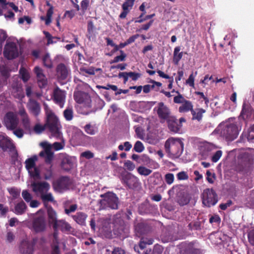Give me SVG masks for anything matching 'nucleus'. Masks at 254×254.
<instances>
[{
  "label": "nucleus",
  "instance_id": "1",
  "mask_svg": "<svg viewBox=\"0 0 254 254\" xmlns=\"http://www.w3.org/2000/svg\"><path fill=\"white\" fill-rule=\"evenodd\" d=\"M46 121L45 126L47 129L54 136H60L62 134V126L59 119L47 106H45Z\"/></svg>",
  "mask_w": 254,
  "mask_h": 254
},
{
  "label": "nucleus",
  "instance_id": "2",
  "mask_svg": "<svg viewBox=\"0 0 254 254\" xmlns=\"http://www.w3.org/2000/svg\"><path fill=\"white\" fill-rule=\"evenodd\" d=\"M165 149L170 157L178 158L183 153L184 143L179 138L171 137L166 141Z\"/></svg>",
  "mask_w": 254,
  "mask_h": 254
},
{
  "label": "nucleus",
  "instance_id": "3",
  "mask_svg": "<svg viewBox=\"0 0 254 254\" xmlns=\"http://www.w3.org/2000/svg\"><path fill=\"white\" fill-rule=\"evenodd\" d=\"M102 198L99 200V209H118L119 200L117 194L112 191H108L100 194Z\"/></svg>",
  "mask_w": 254,
  "mask_h": 254
},
{
  "label": "nucleus",
  "instance_id": "4",
  "mask_svg": "<svg viewBox=\"0 0 254 254\" xmlns=\"http://www.w3.org/2000/svg\"><path fill=\"white\" fill-rule=\"evenodd\" d=\"M220 134L227 141L234 140L238 135L237 126L234 124H226L220 126Z\"/></svg>",
  "mask_w": 254,
  "mask_h": 254
},
{
  "label": "nucleus",
  "instance_id": "5",
  "mask_svg": "<svg viewBox=\"0 0 254 254\" xmlns=\"http://www.w3.org/2000/svg\"><path fill=\"white\" fill-rule=\"evenodd\" d=\"M113 232L117 236H125L128 233L129 227L123 218L116 215L113 220Z\"/></svg>",
  "mask_w": 254,
  "mask_h": 254
},
{
  "label": "nucleus",
  "instance_id": "6",
  "mask_svg": "<svg viewBox=\"0 0 254 254\" xmlns=\"http://www.w3.org/2000/svg\"><path fill=\"white\" fill-rule=\"evenodd\" d=\"M121 182L129 189L135 190L141 186V183L138 178L128 172L121 174Z\"/></svg>",
  "mask_w": 254,
  "mask_h": 254
},
{
  "label": "nucleus",
  "instance_id": "7",
  "mask_svg": "<svg viewBox=\"0 0 254 254\" xmlns=\"http://www.w3.org/2000/svg\"><path fill=\"white\" fill-rule=\"evenodd\" d=\"M202 203L206 206L210 207L215 205L218 201L217 195L212 189H206L202 193Z\"/></svg>",
  "mask_w": 254,
  "mask_h": 254
},
{
  "label": "nucleus",
  "instance_id": "8",
  "mask_svg": "<svg viewBox=\"0 0 254 254\" xmlns=\"http://www.w3.org/2000/svg\"><path fill=\"white\" fill-rule=\"evenodd\" d=\"M19 124V119L16 114L12 112H7L3 118V124L9 130L15 129Z\"/></svg>",
  "mask_w": 254,
  "mask_h": 254
},
{
  "label": "nucleus",
  "instance_id": "9",
  "mask_svg": "<svg viewBox=\"0 0 254 254\" xmlns=\"http://www.w3.org/2000/svg\"><path fill=\"white\" fill-rule=\"evenodd\" d=\"M239 118L246 122L254 120V110L249 102L246 101L243 102Z\"/></svg>",
  "mask_w": 254,
  "mask_h": 254
},
{
  "label": "nucleus",
  "instance_id": "10",
  "mask_svg": "<svg viewBox=\"0 0 254 254\" xmlns=\"http://www.w3.org/2000/svg\"><path fill=\"white\" fill-rule=\"evenodd\" d=\"M3 55L7 60H13L19 56L18 49L14 42L7 43L3 50Z\"/></svg>",
  "mask_w": 254,
  "mask_h": 254
},
{
  "label": "nucleus",
  "instance_id": "11",
  "mask_svg": "<svg viewBox=\"0 0 254 254\" xmlns=\"http://www.w3.org/2000/svg\"><path fill=\"white\" fill-rule=\"evenodd\" d=\"M40 145L44 150L39 153V156L45 158L46 163L51 164L54 158V153L52 151V146L47 141L42 142Z\"/></svg>",
  "mask_w": 254,
  "mask_h": 254
},
{
  "label": "nucleus",
  "instance_id": "12",
  "mask_svg": "<svg viewBox=\"0 0 254 254\" xmlns=\"http://www.w3.org/2000/svg\"><path fill=\"white\" fill-rule=\"evenodd\" d=\"M31 186L33 191L38 196L48 192L50 189V185L47 182H34Z\"/></svg>",
  "mask_w": 254,
  "mask_h": 254
},
{
  "label": "nucleus",
  "instance_id": "13",
  "mask_svg": "<svg viewBox=\"0 0 254 254\" xmlns=\"http://www.w3.org/2000/svg\"><path fill=\"white\" fill-rule=\"evenodd\" d=\"M154 110L156 111L158 117L161 120L166 121L172 117L170 109L163 102H159Z\"/></svg>",
  "mask_w": 254,
  "mask_h": 254
},
{
  "label": "nucleus",
  "instance_id": "14",
  "mask_svg": "<svg viewBox=\"0 0 254 254\" xmlns=\"http://www.w3.org/2000/svg\"><path fill=\"white\" fill-rule=\"evenodd\" d=\"M46 223L43 216H38L34 218L32 221V228L36 233L44 231L46 229Z\"/></svg>",
  "mask_w": 254,
  "mask_h": 254
},
{
  "label": "nucleus",
  "instance_id": "15",
  "mask_svg": "<svg viewBox=\"0 0 254 254\" xmlns=\"http://www.w3.org/2000/svg\"><path fill=\"white\" fill-rule=\"evenodd\" d=\"M34 71L36 74L39 87L40 88H45L47 85L48 81L43 73V69L39 66H35Z\"/></svg>",
  "mask_w": 254,
  "mask_h": 254
},
{
  "label": "nucleus",
  "instance_id": "16",
  "mask_svg": "<svg viewBox=\"0 0 254 254\" xmlns=\"http://www.w3.org/2000/svg\"><path fill=\"white\" fill-rule=\"evenodd\" d=\"M0 148L5 152L7 150H12L14 148V146L7 136L0 134Z\"/></svg>",
  "mask_w": 254,
  "mask_h": 254
},
{
  "label": "nucleus",
  "instance_id": "17",
  "mask_svg": "<svg viewBox=\"0 0 254 254\" xmlns=\"http://www.w3.org/2000/svg\"><path fill=\"white\" fill-rule=\"evenodd\" d=\"M252 164V160L248 153H244L242 155L239 160V165L241 166L240 171L248 170Z\"/></svg>",
  "mask_w": 254,
  "mask_h": 254
},
{
  "label": "nucleus",
  "instance_id": "18",
  "mask_svg": "<svg viewBox=\"0 0 254 254\" xmlns=\"http://www.w3.org/2000/svg\"><path fill=\"white\" fill-rule=\"evenodd\" d=\"M170 130L174 133H178L180 130L182 125L179 124L177 119L174 116H172L166 120Z\"/></svg>",
  "mask_w": 254,
  "mask_h": 254
},
{
  "label": "nucleus",
  "instance_id": "19",
  "mask_svg": "<svg viewBox=\"0 0 254 254\" xmlns=\"http://www.w3.org/2000/svg\"><path fill=\"white\" fill-rule=\"evenodd\" d=\"M11 93L15 98L19 99H21L24 97L21 84L17 82L11 84Z\"/></svg>",
  "mask_w": 254,
  "mask_h": 254
},
{
  "label": "nucleus",
  "instance_id": "20",
  "mask_svg": "<svg viewBox=\"0 0 254 254\" xmlns=\"http://www.w3.org/2000/svg\"><path fill=\"white\" fill-rule=\"evenodd\" d=\"M27 107L30 111L35 116L39 115L40 112V106L35 100L30 99L27 104Z\"/></svg>",
  "mask_w": 254,
  "mask_h": 254
},
{
  "label": "nucleus",
  "instance_id": "21",
  "mask_svg": "<svg viewBox=\"0 0 254 254\" xmlns=\"http://www.w3.org/2000/svg\"><path fill=\"white\" fill-rule=\"evenodd\" d=\"M54 99L56 103L60 105L61 107L63 106L64 92L58 87H57L53 92Z\"/></svg>",
  "mask_w": 254,
  "mask_h": 254
},
{
  "label": "nucleus",
  "instance_id": "22",
  "mask_svg": "<svg viewBox=\"0 0 254 254\" xmlns=\"http://www.w3.org/2000/svg\"><path fill=\"white\" fill-rule=\"evenodd\" d=\"M73 219L79 225L84 226L87 215L83 212H78L75 215H72Z\"/></svg>",
  "mask_w": 254,
  "mask_h": 254
},
{
  "label": "nucleus",
  "instance_id": "23",
  "mask_svg": "<svg viewBox=\"0 0 254 254\" xmlns=\"http://www.w3.org/2000/svg\"><path fill=\"white\" fill-rule=\"evenodd\" d=\"M49 223H53V227L55 230L58 228V224L56 218V213L52 207H50L47 210Z\"/></svg>",
  "mask_w": 254,
  "mask_h": 254
},
{
  "label": "nucleus",
  "instance_id": "24",
  "mask_svg": "<svg viewBox=\"0 0 254 254\" xmlns=\"http://www.w3.org/2000/svg\"><path fill=\"white\" fill-rule=\"evenodd\" d=\"M76 159L64 154V171H69L75 166Z\"/></svg>",
  "mask_w": 254,
  "mask_h": 254
},
{
  "label": "nucleus",
  "instance_id": "25",
  "mask_svg": "<svg viewBox=\"0 0 254 254\" xmlns=\"http://www.w3.org/2000/svg\"><path fill=\"white\" fill-rule=\"evenodd\" d=\"M34 251L33 246L28 242H22L20 247L21 254H32Z\"/></svg>",
  "mask_w": 254,
  "mask_h": 254
},
{
  "label": "nucleus",
  "instance_id": "26",
  "mask_svg": "<svg viewBox=\"0 0 254 254\" xmlns=\"http://www.w3.org/2000/svg\"><path fill=\"white\" fill-rule=\"evenodd\" d=\"M100 233L103 236L106 238L112 239L113 238L112 231L110 224L109 223L102 226L100 229Z\"/></svg>",
  "mask_w": 254,
  "mask_h": 254
},
{
  "label": "nucleus",
  "instance_id": "27",
  "mask_svg": "<svg viewBox=\"0 0 254 254\" xmlns=\"http://www.w3.org/2000/svg\"><path fill=\"white\" fill-rule=\"evenodd\" d=\"M193 110V105L191 101L187 100L182 103V105L179 108V111L180 113H186L189 111L191 112Z\"/></svg>",
  "mask_w": 254,
  "mask_h": 254
},
{
  "label": "nucleus",
  "instance_id": "28",
  "mask_svg": "<svg viewBox=\"0 0 254 254\" xmlns=\"http://www.w3.org/2000/svg\"><path fill=\"white\" fill-rule=\"evenodd\" d=\"M135 232L136 236L141 237L147 232V227L142 223H138L135 226Z\"/></svg>",
  "mask_w": 254,
  "mask_h": 254
},
{
  "label": "nucleus",
  "instance_id": "29",
  "mask_svg": "<svg viewBox=\"0 0 254 254\" xmlns=\"http://www.w3.org/2000/svg\"><path fill=\"white\" fill-rule=\"evenodd\" d=\"M27 206L25 203L21 200L15 205L14 212L17 215H22L25 212Z\"/></svg>",
  "mask_w": 254,
  "mask_h": 254
},
{
  "label": "nucleus",
  "instance_id": "30",
  "mask_svg": "<svg viewBox=\"0 0 254 254\" xmlns=\"http://www.w3.org/2000/svg\"><path fill=\"white\" fill-rule=\"evenodd\" d=\"M180 50L181 47L179 46H177L174 49L173 62L175 65H178L179 64L180 61L182 59L183 56V53L182 52H180Z\"/></svg>",
  "mask_w": 254,
  "mask_h": 254
},
{
  "label": "nucleus",
  "instance_id": "31",
  "mask_svg": "<svg viewBox=\"0 0 254 254\" xmlns=\"http://www.w3.org/2000/svg\"><path fill=\"white\" fill-rule=\"evenodd\" d=\"M205 110L202 108H196L195 110H191V115H192V119L196 120L198 121H200L201 120L202 118V115L203 113H205Z\"/></svg>",
  "mask_w": 254,
  "mask_h": 254
},
{
  "label": "nucleus",
  "instance_id": "32",
  "mask_svg": "<svg viewBox=\"0 0 254 254\" xmlns=\"http://www.w3.org/2000/svg\"><path fill=\"white\" fill-rule=\"evenodd\" d=\"M88 96V95L87 94L81 91H75L73 94L75 101L78 103L84 102L85 99Z\"/></svg>",
  "mask_w": 254,
  "mask_h": 254
},
{
  "label": "nucleus",
  "instance_id": "33",
  "mask_svg": "<svg viewBox=\"0 0 254 254\" xmlns=\"http://www.w3.org/2000/svg\"><path fill=\"white\" fill-rule=\"evenodd\" d=\"M37 160V157L35 155L32 157L27 159L25 161V167L28 172H30V170L33 169L35 167V162Z\"/></svg>",
  "mask_w": 254,
  "mask_h": 254
},
{
  "label": "nucleus",
  "instance_id": "34",
  "mask_svg": "<svg viewBox=\"0 0 254 254\" xmlns=\"http://www.w3.org/2000/svg\"><path fill=\"white\" fill-rule=\"evenodd\" d=\"M138 212L141 215L149 213L150 212L149 204L147 202L141 203L138 206Z\"/></svg>",
  "mask_w": 254,
  "mask_h": 254
},
{
  "label": "nucleus",
  "instance_id": "35",
  "mask_svg": "<svg viewBox=\"0 0 254 254\" xmlns=\"http://www.w3.org/2000/svg\"><path fill=\"white\" fill-rule=\"evenodd\" d=\"M75 188V184L72 179L64 176V190H73Z\"/></svg>",
  "mask_w": 254,
  "mask_h": 254
},
{
  "label": "nucleus",
  "instance_id": "36",
  "mask_svg": "<svg viewBox=\"0 0 254 254\" xmlns=\"http://www.w3.org/2000/svg\"><path fill=\"white\" fill-rule=\"evenodd\" d=\"M53 187L55 190L61 191L64 188V176L53 182Z\"/></svg>",
  "mask_w": 254,
  "mask_h": 254
},
{
  "label": "nucleus",
  "instance_id": "37",
  "mask_svg": "<svg viewBox=\"0 0 254 254\" xmlns=\"http://www.w3.org/2000/svg\"><path fill=\"white\" fill-rule=\"evenodd\" d=\"M0 72L5 79H7L10 76V70L3 64H0Z\"/></svg>",
  "mask_w": 254,
  "mask_h": 254
},
{
  "label": "nucleus",
  "instance_id": "38",
  "mask_svg": "<svg viewBox=\"0 0 254 254\" xmlns=\"http://www.w3.org/2000/svg\"><path fill=\"white\" fill-rule=\"evenodd\" d=\"M53 14V7H50L46 14V17H41V19L44 20L45 21V24L47 25H49L51 22V18L52 16V15Z\"/></svg>",
  "mask_w": 254,
  "mask_h": 254
},
{
  "label": "nucleus",
  "instance_id": "39",
  "mask_svg": "<svg viewBox=\"0 0 254 254\" xmlns=\"http://www.w3.org/2000/svg\"><path fill=\"white\" fill-rule=\"evenodd\" d=\"M157 72L158 73L159 76H160L162 78H165V79H169V84L168 86V88L169 89H171L173 87V77H170L168 75L164 73V72L160 70H158L157 71Z\"/></svg>",
  "mask_w": 254,
  "mask_h": 254
},
{
  "label": "nucleus",
  "instance_id": "40",
  "mask_svg": "<svg viewBox=\"0 0 254 254\" xmlns=\"http://www.w3.org/2000/svg\"><path fill=\"white\" fill-rule=\"evenodd\" d=\"M120 52L121 55L115 57L114 59L110 62L111 64L120 62H124L126 60L127 55L122 50H120Z\"/></svg>",
  "mask_w": 254,
  "mask_h": 254
},
{
  "label": "nucleus",
  "instance_id": "41",
  "mask_svg": "<svg viewBox=\"0 0 254 254\" xmlns=\"http://www.w3.org/2000/svg\"><path fill=\"white\" fill-rule=\"evenodd\" d=\"M40 197L44 204L48 202H53L54 201V197L51 192H47L43 193Z\"/></svg>",
  "mask_w": 254,
  "mask_h": 254
},
{
  "label": "nucleus",
  "instance_id": "42",
  "mask_svg": "<svg viewBox=\"0 0 254 254\" xmlns=\"http://www.w3.org/2000/svg\"><path fill=\"white\" fill-rule=\"evenodd\" d=\"M137 172L141 175L147 176L152 173V170L144 166H139L137 169Z\"/></svg>",
  "mask_w": 254,
  "mask_h": 254
},
{
  "label": "nucleus",
  "instance_id": "43",
  "mask_svg": "<svg viewBox=\"0 0 254 254\" xmlns=\"http://www.w3.org/2000/svg\"><path fill=\"white\" fill-rule=\"evenodd\" d=\"M190 199L186 195H180L177 198V202L181 205L184 206L188 204Z\"/></svg>",
  "mask_w": 254,
  "mask_h": 254
},
{
  "label": "nucleus",
  "instance_id": "44",
  "mask_svg": "<svg viewBox=\"0 0 254 254\" xmlns=\"http://www.w3.org/2000/svg\"><path fill=\"white\" fill-rule=\"evenodd\" d=\"M84 130L87 133L89 134L94 135L97 132V129L96 127L89 124L84 127Z\"/></svg>",
  "mask_w": 254,
  "mask_h": 254
},
{
  "label": "nucleus",
  "instance_id": "45",
  "mask_svg": "<svg viewBox=\"0 0 254 254\" xmlns=\"http://www.w3.org/2000/svg\"><path fill=\"white\" fill-rule=\"evenodd\" d=\"M42 60L43 64L46 67L48 68H51L52 67V63L49 54H45L43 57Z\"/></svg>",
  "mask_w": 254,
  "mask_h": 254
},
{
  "label": "nucleus",
  "instance_id": "46",
  "mask_svg": "<svg viewBox=\"0 0 254 254\" xmlns=\"http://www.w3.org/2000/svg\"><path fill=\"white\" fill-rule=\"evenodd\" d=\"M33 170H30V172H28L31 177H33L34 179H40V170L39 169L36 167L33 168Z\"/></svg>",
  "mask_w": 254,
  "mask_h": 254
},
{
  "label": "nucleus",
  "instance_id": "47",
  "mask_svg": "<svg viewBox=\"0 0 254 254\" xmlns=\"http://www.w3.org/2000/svg\"><path fill=\"white\" fill-rule=\"evenodd\" d=\"M43 33L47 40V45L52 44L56 42V41H54V39H56L57 38L53 37L49 32L44 31H43Z\"/></svg>",
  "mask_w": 254,
  "mask_h": 254
},
{
  "label": "nucleus",
  "instance_id": "48",
  "mask_svg": "<svg viewBox=\"0 0 254 254\" xmlns=\"http://www.w3.org/2000/svg\"><path fill=\"white\" fill-rule=\"evenodd\" d=\"M73 110L70 107H67L64 110V118L67 121H70L73 118Z\"/></svg>",
  "mask_w": 254,
  "mask_h": 254
},
{
  "label": "nucleus",
  "instance_id": "49",
  "mask_svg": "<svg viewBox=\"0 0 254 254\" xmlns=\"http://www.w3.org/2000/svg\"><path fill=\"white\" fill-rule=\"evenodd\" d=\"M23 127L26 130L30 131L31 129L30 122L29 117L21 119Z\"/></svg>",
  "mask_w": 254,
  "mask_h": 254
},
{
  "label": "nucleus",
  "instance_id": "50",
  "mask_svg": "<svg viewBox=\"0 0 254 254\" xmlns=\"http://www.w3.org/2000/svg\"><path fill=\"white\" fill-rule=\"evenodd\" d=\"M134 0H127L122 5V8L124 10H127L129 11V9L131 8L133 4Z\"/></svg>",
  "mask_w": 254,
  "mask_h": 254
},
{
  "label": "nucleus",
  "instance_id": "51",
  "mask_svg": "<svg viewBox=\"0 0 254 254\" xmlns=\"http://www.w3.org/2000/svg\"><path fill=\"white\" fill-rule=\"evenodd\" d=\"M144 149V147L143 143L140 141H137L133 147V150L138 153L142 152Z\"/></svg>",
  "mask_w": 254,
  "mask_h": 254
},
{
  "label": "nucleus",
  "instance_id": "52",
  "mask_svg": "<svg viewBox=\"0 0 254 254\" xmlns=\"http://www.w3.org/2000/svg\"><path fill=\"white\" fill-rule=\"evenodd\" d=\"M77 205L76 204H73L70 205L69 207L66 205V208H64V213L67 215H69L71 212H75L77 209Z\"/></svg>",
  "mask_w": 254,
  "mask_h": 254
},
{
  "label": "nucleus",
  "instance_id": "53",
  "mask_svg": "<svg viewBox=\"0 0 254 254\" xmlns=\"http://www.w3.org/2000/svg\"><path fill=\"white\" fill-rule=\"evenodd\" d=\"M19 73L21 74V78L24 82H26L29 80V75L25 68H20Z\"/></svg>",
  "mask_w": 254,
  "mask_h": 254
},
{
  "label": "nucleus",
  "instance_id": "54",
  "mask_svg": "<svg viewBox=\"0 0 254 254\" xmlns=\"http://www.w3.org/2000/svg\"><path fill=\"white\" fill-rule=\"evenodd\" d=\"M176 93H177L178 95L174 97V102L176 104L183 103L186 99L178 91H176Z\"/></svg>",
  "mask_w": 254,
  "mask_h": 254
},
{
  "label": "nucleus",
  "instance_id": "55",
  "mask_svg": "<svg viewBox=\"0 0 254 254\" xmlns=\"http://www.w3.org/2000/svg\"><path fill=\"white\" fill-rule=\"evenodd\" d=\"M22 196L27 202H29L32 199L31 194H30L27 190H23L22 191Z\"/></svg>",
  "mask_w": 254,
  "mask_h": 254
},
{
  "label": "nucleus",
  "instance_id": "56",
  "mask_svg": "<svg viewBox=\"0 0 254 254\" xmlns=\"http://www.w3.org/2000/svg\"><path fill=\"white\" fill-rule=\"evenodd\" d=\"M56 70L58 76L60 77L61 79H63L64 78V64H59L57 66Z\"/></svg>",
  "mask_w": 254,
  "mask_h": 254
},
{
  "label": "nucleus",
  "instance_id": "57",
  "mask_svg": "<svg viewBox=\"0 0 254 254\" xmlns=\"http://www.w3.org/2000/svg\"><path fill=\"white\" fill-rule=\"evenodd\" d=\"M165 180L167 184H172L174 181V175L172 173L166 174L165 176Z\"/></svg>",
  "mask_w": 254,
  "mask_h": 254
},
{
  "label": "nucleus",
  "instance_id": "58",
  "mask_svg": "<svg viewBox=\"0 0 254 254\" xmlns=\"http://www.w3.org/2000/svg\"><path fill=\"white\" fill-rule=\"evenodd\" d=\"M127 74L128 77L131 78V79L133 81H136L139 78H140L141 76V74L139 73H136L134 72H127Z\"/></svg>",
  "mask_w": 254,
  "mask_h": 254
},
{
  "label": "nucleus",
  "instance_id": "59",
  "mask_svg": "<svg viewBox=\"0 0 254 254\" xmlns=\"http://www.w3.org/2000/svg\"><path fill=\"white\" fill-rule=\"evenodd\" d=\"M124 166L130 171H133L135 168V164L130 160L126 161L124 163Z\"/></svg>",
  "mask_w": 254,
  "mask_h": 254
},
{
  "label": "nucleus",
  "instance_id": "60",
  "mask_svg": "<svg viewBox=\"0 0 254 254\" xmlns=\"http://www.w3.org/2000/svg\"><path fill=\"white\" fill-rule=\"evenodd\" d=\"M13 130V134L16 136L18 138H21L23 136L24 131L23 129L21 128H16Z\"/></svg>",
  "mask_w": 254,
  "mask_h": 254
},
{
  "label": "nucleus",
  "instance_id": "61",
  "mask_svg": "<svg viewBox=\"0 0 254 254\" xmlns=\"http://www.w3.org/2000/svg\"><path fill=\"white\" fill-rule=\"evenodd\" d=\"M9 192L12 196L13 198H16L20 195V191L14 188H11L9 190Z\"/></svg>",
  "mask_w": 254,
  "mask_h": 254
},
{
  "label": "nucleus",
  "instance_id": "62",
  "mask_svg": "<svg viewBox=\"0 0 254 254\" xmlns=\"http://www.w3.org/2000/svg\"><path fill=\"white\" fill-rule=\"evenodd\" d=\"M248 238L250 244L254 246V229L251 230L248 233Z\"/></svg>",
  "mask_w": 254,
  "mask_h": 254
},
{
  "label": "nucleus",
  "instance_id": "63",
  "mask_svg": "<svg viewBox=\"0 0 254 254\" xmlns=\"http://www.w3.org/2000/svg\"><path fill=\"white\" fill-rule=\"evenodd\" d=\"M163 251V248L162 246L159 245H155L153 249L154 254H162Z\"/></svg>",
  "mask_w": 254,
  "mask_h": 254
},
{
  "label": "nucleus",
  "instance_id": "64",
  "mask_svg": "<svg viewBox=\"0 0 254 254\" xmlns=\"http://www.w3.org/2000/svg\"><path fill=\"white\" fill-rule=\"evenodd\" d=\"M247 138L249 140H251L254 139V125L249 129L247 134Z\"/></svg>",
  "mask_w": 254,
  "mask_h": 254
}]
</instances>
